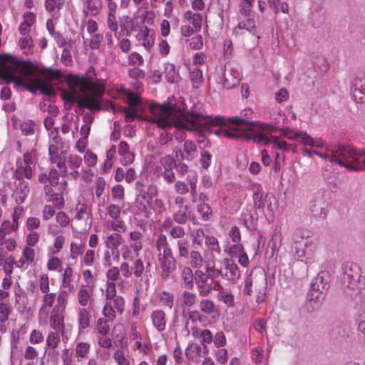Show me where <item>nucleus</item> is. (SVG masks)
Returning a JSON list of instances; mask_svg holds the SVG:
<instances>
[{
	"instance_id": "f257e3e1",
	"label": "nucleus",
	"mask_w": 365,
	"mask_h": 365,
	"mask_svg": "<svg viewBox=\"0 0 365 365\" xmlns=\"http://www.w3.org/2000/svg\"><path fill=\"white\" fill-rule=\"evenodd\" d=\"M62 77L58 69L38 68L31 61H21L10 54L0 55V78L14 82L31 93L39 91L48 96L54 95L51 82Z\"/></svg>"
},
{
	"instance_id": "f03ea898",
	"label": "nucleus",
	"mask_w": 365,
	"mask_h": 365,
	"mask_svg": "<svg viewBox=\"0 0 365 365\" xmlns=\"http://www.w3.org/2000/svg\"><path fill=\"white\" fill-rule=\"evenodd\" d=\"M150 108L157 125L163 129H167L173 125L178 129L207 132L217 136L228 138V125L225 119L221 116L217 115L214 118L207 119L202 123L200 114L185 113L175 104L155 103L150 105Z\"/></svg>"
},
{
	"instance_id": "7ed1b4c3",
	"label": "nucleus",
	"mask_w": 365,
	"mask_h": 365,
	"mask_svg": "<svg viewBox=\"0 0 365 365\" xmlns=\"http://www.w3.org/2000/svg\"><path fill=\"white\" fill-rule=\"evenodd\" d=\"M68 91L63 93V99L70 103H77L79 108L92 111L101 110V101L106 90V83L101 79L93 81L86 75L69 73L66 77Z\"/></svg>"
},
{
	"instance_id": "20e7f679",
	"label": "nucleus",
	"mask_w": 365,
	"mask_h": 365,
	"mask_svg": "<svg viewBox=\"0 0 365 365\" xmlns=\"http://www.w3.org/2000/svg\"><path fill=\"white\" fill-rule=\"evenodd\" d=\"M313 153L325 160L335 162L350 170H365V150H355L350 145H330L324 153L316 150H314Z\"/></svg>"
},
{
	"instance_id": "39448f33",
	"label": "nucleus",
	"mask_w": 365,
	"mask_h": 365,
	"mask_svg": "<svg viewBox=\"0 0 365 365\" xmlns=\"http://www.w3.org/2000/svg\"><path fill=\"white\" fill-rule=\"evenodd\" d=\"M254 122L246 120L241 117H230V138L244 139L257 142L261 145H267L272 143L271 139L263 133H253V130L249 126L253 125Z\"/></svg>"
},
{
	"instance_id": "423d86ee",
	"label": "nucleus",
	"mask_w": 365,
	"mask_h": 365,
	"mask_svg": "<svg viewBox=\"0 0 365 365\" xmlns=\"http://www.w3.org/2000/svg\"><path fill=\"white\" fill-rule=\"evenodd\" d=\"M362 271L354 262H346L342 264V274L339 279V289L349 298L356 296L360 291Z\"/></svg>"
},
{
	"instance_id": "0eeeda50",
	"label": "nucleus",
	"mask_w": 365,
	"mask_h": 365,
	"mask_svg": "<svg viewBox=\"0 0 365 365\" xmlns=\"http://www.w3.org/2000/svg\"><path fill=\"white\" fill-rule=\"evenodd\" d=\"M331 274L329 271H321L311 283L307 299L310 302L312 311L318 309L322 305L330 287Z\"/></svg>"
},
{
	"instance_id": "6e6552de",
	"label": "nucleus",
	"mask_w": 365,
	"mask_h": 365,
	"mask_svg": "<svg viewBox=\"0 0 365 365\" xmlns=\"http://www.w3.org/2000/svg\"><path fill=\"white\" fill-rule=\"evenodd\" d=\"M69 293L66 290H61L57 296V303L50 311L48 322L50 327L55 331H58L61 336L65 335L66 309L68 304Z\"/></svg>"
},
{
	"instance_id": "1a4fd4ad",
	"label": "nucleus",
	"mask_w": 365,
	"mask_h": 365,
	"mask_svg": "<svg viewBox=\"0 0 365 365\" xmlns=\"http://www.w3.org/2000/svg\"><path fill=\"white\" fill-rule=\"evenodd\" d=\"M105 230L108 232H113L108 233L103 237V243L105 247L111 251L117 250L123 242L124 233L127 230V226L123 220H106L104 222Z\"/></svg>"
},
{
	"instance_id": "9d476101",
	"label": "nucleus",
	"mask_w": 365,
	"mask_h": 365,
	"mask_svg": "<svg viewBox=\"0 0 365 365\" xmlns=\"http://www.w3.org/2000/svg\"><path fill=\"white\" fill-rule=\"evenodd\" d=\"M37 162V156L35 150L26 152L23 158H18L16 162V168L14 177L17 180H29L33 175V169Z\"/></svg>"
},
{
	"instance_id": "9b49d317",
	"label": "nucleus",
	"mask_w": 365,
	"mask_h": 365,
	"mask_svg": "<svg viewBox=\"0 0 365 365\" xmlns=\"http://www.w3.org/2000/svg\"><path fill=\"white\" fill-rule=\"evenodd\" d=\"M125 301L122 296L116 299L105 300L103 315L110 319H115L117 315H122L125 311Z\"/></svg>"
},
{
	"instance_id": "f8f14e48",
	"label": "nucleus",
	"mask_w": 365,
	"mask_h": 365,
	"mask_svg": "<svg viewBox=\"0 0 365 365\" xmlns=\"http://www.w3.org/2000/svg\"><path fill=\"white\" fill-rule=\"evenodd\" d=\"M18 230L11 225L10 220H4L0 225V246L5 245L9 252H14L18 246L17 241L13 237H6Z\"/></svg>"
},
{
	"instance_id": "ddd939ff",
	"label": "nucleus",
	"mask_w": 365,
	"mask_h": 365,
	"mask_svg": "<svg viewBox=\"0 0 365 365\" xmlns=\"http://www.w3.org/2000/svg\"><path fill=\"white\" fill-rule=\"evenodd\" d=\"M330 208V204L321 193H318L309 202L312 216L317 220H325Z\"/></svg>"
},
{
	"instance_id": "4468645a",
	"label": "nucleus",
	"mask_w": 365,
	"mask_h": 365,
	"mask_svg": "<svg viewBox=\"0 0 365 365\" xmlns=\"http://www.w3.org/2000/svg\"><path fill=\"white\" fill-rule=\"evenodd\" d=\"M195 279L198 288L199 294L203 297L208 295L213 288H222L218 282H215V280H212L209 275L203 272L202 270H197L195 272Z\"/></svg>"
},
{
	"instance_id": "2eb2a0df",
	"label": "nucleus",
	"mask_w": 365,
	"mask_h": 365,
	"mask_svg": "<svg viewBox=\"0 0 365 365\" xmlns=\"http://www.w3.org/2000/svg\"><path fill=\"white\" fill-rule=\"evenodd\" d=\"M36 260V253L34 248L24 247L20 257L15 260L14 265L21 270L27 269Z\"/></svg>"
},
{
	"instance_id": "dca6fc26",
	"label": "nucleus",
	"mask_w": 365,
	"mask_h": 365,
	"mask_svg": "<svg viewBox=\"0 0 365 365\" xmlns=\"http://www.w3.org/2000/svg\"><path fill=\"white\" fill-rule=\"evenodd\" d=\"M136 190L139 192L137 201H140L143 208L150 203V200L157 193V187L154 184H137Z\"/></svg>"
},
{
	"instance_id": "f3484780",
	"label": "nucleus",
	"mask_w": 365,
	"mask_h": 365,
	"mask_svg": "<svg viewBox=\"0 0 365 365\" xmlns=\"http://www.w3.org/2000/svg\"><path fill=\"white\" fill-rule=\"evenodd\" d=\"M135 38L140 45L149 51L155 44V34L153 29L147 26H143L136 34Z\"/></svg>"
},
{
	"instance_id": "a211bd4d",
	"label": "nucleus",
	"mask_w": 365,
	"mask_h": 365,
	"mask_svg": "<svg viewBox=\"0 0 365 365\" xmlns=\"http://www.w3.org/2000/svg\"><path fill=\"white\" fill-rule=\"evenodd\" d=\"M283 133L285 137L291 140H297L304 145H309L311 147L319 146L316 142L314 141L313 138L308 135L306 132H297L289 127H285L283 129Z\"/></svg>"
},
{
	"instance_id": "6ab92c4d",
	"label": "nucleus",
	"mask_w": 365,
	"mask_h": 365,
	"mask_svg": "<svg viewBox=\"0 0 365 365\" xmlns=\"http://www.w3.org/2000/svg\"><path fill=\"white\" fill-rule=\"evenodd\" d=\"M58 185H61V187H63V188H65L66 184L46 185L44 190L47 197V200L49 202H53L57 209H61L63 207L64 200L61 192H55V190L57 188Z\"/></svg>"
},
{
	"instance_id": "aec40b11",
	"label": "nucleus",
	"mask_w": 365,
	"mask_h": 365,
	"mask_svg": "<svg viewBox=\"0 0 365 365\" xmlns=\"http://www.w3.org/2000/svg\"><path fill=\"white\" fill-rule=\"evenodd\" d=\"M9 252H10L5 245L0 246V267H3L6 275L11 276L14 270L15 257L13 255H9Z\"/></svg>"
},
{
	"instance_id": "412c9836",
	"label": "nucleus",
	"mask_w": 365,
	"mask_h": 365,
	"mask_svg": "<svg viewBox=\"0 0 365 365\" xmlns=\"http://www.w3.org/2000/svg\"><path fill=\"white\" fill-rule=\"evenodd\" d=\"M150 262L148 261L146 262L145 266L144 262L142 259L138 258L133 262L132 266V274L137 279L141 278L143 273L145 272L144 277L145 278V283L149 284V278L151 277V273L150 270Z\"/></svg>"
},
{
	"instance_id": "4be33fe9",
	"label": "nucleus",
	"mask_w": 365,
	"mask_h": 365,
	"mask_svg": "<svg viewBox=\"0 0 365 365\" xmlns=\"http://www.w3.org/2000/svg\"><path fill=\"white\" fill-rule=\"evenodd\" d=\"M351 93L354 101L365 103V80L355 78L352 82Z\"/></svg>"
},
{
	"instance_id": "5701e85b",
	"label": "nucleus",
	"mask_w": 365,
	"mask_h": 365,
	"mask_svg": "<svg viewBox=\"0 0 365 365\" xmlns=\"http://www.w3.org/2000/svg\"><path fill=\"white\" fill-rule=\"evenodd\" d=\"M58 294L56 292H50L46 294H43L41 298V305L38 309V317L42 315H47L53 307L55 301H57V296Z\"/></svg>"
},
{
	"instance_id": "b1692460",
	"label": "nucleus",
	"mask_w": 365,
	"mask_h": 365,
	"mask_svg": "<svg viewBox=\"0 0 365 365\" xmlns=\"http://www.w3.org/2000/svg\"><path fill=\"white\" fill-rule=\"evenodd\" d=\"M93 285L81 284L77 292V301L82 307H86L93 301Z\"/></svg>"
},
{
	"instance_id": "393cba45",
	"label": "nucleus",
	"mask_w": 365,
	"mask_h": 365,
	"mask_svg": "<svg viewBox=\"0 0 365 365\" xmlns=\"http://www.w3.org/2000/svg\"><path fill=\"white\" fill-rule=\"evenodd\" d=\"M92 322V314L88 308L81 307L77 312V323L78 332L83 331L91 327Z\"/></svg>"
},
{
	"instance_id": "a878e982",
	"label": "nucleus",
	"mask_w": 365,
	"mask_h": 365,
	"mask_svg": "<svg viewBox=\"0 0 365 365\" xmlns=\"http://www.w3.org/2000/svg\"><path fill=\"white\" fill-rule=\"evenodd\" d=\"M250 277L256 292L267 290V274L264 269H259L257 272H252Z\"/></svg>"
},
{
	"instance_id": "bb28decb",
	"label": "nucleus",
	"mask_w": 365,
	"mask_h": 365,
	"mask_svg": "<svg viewBox=\"0 0 365 365\" xmlns=\"http://www.w3.org/2000/svg\"><path fill=\"white\" fill-rule=\"evenodd\" d=\"M153 326L160 332L165 330L167 317L165 312L162 309H155L150 314Z\"/></svg>"
},
{
	"instance_id": "cd10ccee",
	"label": "nucleus",
	"mask_w": 365,
	"mask_h": 365,
	"mask_svg": "<svg viewBox=\"0 0 365 365\" xmlns=\"http://www.w3.org/2000/svg\"><path fill=\"white\" fill-rule=\"evenodd\" d=\"M143 234L139 230H133L129 232L128 240L131 244L133 251L136 255H139L143 249Z\"/></svg>"
},
{
	"instance_id": "c85d7f7f",
	"label": "nucleus",
	"mask_w": 365,
	"mask_h": 365,
	"mask_svg": "<svg viewBox=\"0 0 365 365\" xmlns=\"http://www.w3.org/2000/svg\"><path fill=\"white\" fill-rule=\"evenodd\" d=\"M24 21L19 26V31L23 36L28 35L31 26L36 23V15L33 12H26L23 16Z\"/></svg>"
},
{
	"instance_id": "c756f323",
	"label": "nucleus",
	"mask_w": 365,
	"mask_h": 365,
	"mask_svg": "<svg viewBox=\"0 0 365 365\" xmlns=\"http://www.w3.org/2000/svg\"><path fill=\"white\" fill-rule=\"evenodd\" d=\"M160 266L162 269L161 277L166 280L169 278L170 274L173 272L176 268V261L173 257L158 260Z\"/></svg>"
},
{
	"instance_id": "7c9ffc66",
	"label": "nucleus",
	"mask_w": 365,
	"mask_h": 365,
	"mask_svg": "<svg viewBox=\"0 0 365 365\" xmlns=\"http://www.w3.org/2000/svg\"><path fill=\"white\" fill-rule=\"evenodd\" d=\"M91 352V344L88 342H77L75 347V355L78 362L88 359Z\"/></svg>"
},
{
	"instance_id": "2f4dec72",
	"label": "nucleus",
	"mask_w": 365,
	"mask_h": 365,
	"mask_svg": "<svg viewBox=\"0 0 365 365\" xmlns=\"http://www.w3.org/2000/svg\"><path fill=\"white\" fill-rule=\"evenodd\" d=\"M173 220L178 225H185L190 217L188 206L173 207Z\"/></svg>"
},
{
	"instance_id": "473e14b6",
	"label": "nucleus",
	"mask_w": 365,
	"mask_h": 365,
	"mask_svg": "<svg viewBox=\"0 0 365 365\" xmlns=\"http://www.w3.org/2000/svg\"><path fill=\"white\" fill-rule=\"evenodd\" d=\"M118 154L122 156L121 163L128 165L133 162L134 155L130 151V146L125 141H120L118 145Z\"/></svg>"
},
{
	"instance_id": "72a5a7b5",
	"label": "nucleus",
	"mask_w": 365,
	"mask_h": 365,
	"mask_svg": "<svg viewBox=\"0 0 365 365\" xmlns=\"http://www.w3.org/2000/svg\"><path fill=\"white\" fill-rule=\"evenodd\" d=\"M76 214L74 217L76 220H88V218L91 219V207L86 203L83 200L81 202V200H78V202L76 206Z\"/></svg>"
},
{
	"instance_id": "f704fd0d",
	"label": "nucleus",
	"mask_w": 365,
	"mask_h": 365,
	"mask_svg": "<svg viewBox=\"0 0 365 365\" xmlns=\"http://www.w3.org/2000/svg\"><path fill=\"white\" fill-rule=\"evenodd\" d=\"M51 161L56 163L58 168H63L65 165L66 158L63 152H58V149L55 145H50L48 148Z\"/></svg>"
},
{
	"instance_id": "c9c22d12",
	"label": "nucleus",
	"mask_w": 365,
	"mask_h": 365,
	"mask_svg": "<svg viewBox=\"0 0 365 365\" xmlns=\"http://www.w3.org/2000/svg\"><path fill=\"white\" fill-rule=\"evenodd\" d=\"M312 232L307 229L297 228L292 235L293 243L304 242L309 245L310 241L309 239L312 237Z\"/></svg>"
},
{
	"instance_id": "e433bc0d",
	"label": "nucleus",
	"mask_w": 365,
	"mask_h": 365,
	"mask_svg": "<svg viewBox=\"0 0 365 365\" xmlns=\"http://www.w3.org/2000/svg\"><path fill=\"white\" fill-rule=\"evenodd\" d=\"M29 193V188L26 184H18L14 190L13 197L19 204L23 203Z\"/></svg>"
},
{
	"instance_id": "4c0bfd02",
	"label": "nucleus",
	"mask_w": 365,
	"mask_h": 365,
	"mask_svg": "<svg viewBox=\"0 0 365 365\" xmlns=\"http://www.w3.org/2000/svg\"><path fill=\"white\" fill-rule=\"evenodd\" d=\"M86 245L82 241H72L70 244V257L76 260L85 252Z\"/></svg>"
},
{
	"instance_id": "58836bf2",
	"label": "nucleus",
	"mask_w": 365,
	"mask_h": 365,
	"mask_svg": "<svg viewBox=\"0 0 365 365\" xmlns=\"http://www.w3.org/2000/svg\"><path fill=\"white\" fill-rule=\"evenodd\" d=\"M189 77L194 88H200L204 82L202 72L197 67H195L192 69L190 68Z\"/></svg>"
},
{
	"instance_id": "ea45409f",
	"label": "nucleus",
	"mask_w": 365,
	"mask_h": 365,
	"mask_svg": "<svg viewBox=\"0 0 365 365\" xmlns=\"http://www.w3.org/2000/svg\"><path fill=\"white\" fill-rule=\"evenodd\" d=\"M61 334L58 331L53 330L50 331L46 339V346L50 350H54L56 349L61 341L60 337Z\"/></svg>"
},
{
	"instance_id": "a19ab883",
	"label": "nucleus",
	"mask_w": 365,
	"mask_h": 365,
	"mask_svg": "<svg viewBox=\"0 0 365 365\" xmlns=\"http://www.w3.org/2000/svg\"><path fill=\"white\" fill-rule=\"evenodd\" d=\"M115 319H110L106 317H100L97 320L96 331L101 336H106L110 331V322H113Z\"/></svg>"
},
{
	"instance_id": "79ce46f5",
	"label": "nucleus",
	"mask_w": 365,
	"mask_h": 365,
	"mask_svg": "<svg viewBox=\"0 0 365 365\" xmlns=\"http://www.w3.org/2000/svg\"><path fill=\"white\" fill-rule=\"evenodd\" d=\"M158 301L160 305L171 309L174 304V295L168 291H163L158 294Z\"/></svg>"
},
{
	"instance_id": "37998d69",
	"label": "nucleus",
	"mask_w": 365,
	"mask_h": 365,
	"mask_svg": "<svg viewBox=\"0 0 365 365\" xmlns=\"http://www.w3.org/2000/svg\"><path fill=\"white\" fill-rule=\"evenodd\" d=\"M164 73L168 82L173 83L178 81L179 75L173 63H165L164 68Z\"/></svg>"
},
{
	"instance_id": "c03bdc74",
	"label": "nucleus",
	"mask_w": 365,
	"mask_h": 365,
	"mask_svg": "<svg viewBox=\"0 0 365 365\" xmlns=\"http://www.w3.org/2000/svg\"><path fill=\"white\" fill-rule=\"evenodd\" d=\"M38 287L41 293L46 294L50 292V279L47 273H41L38 277Z\"/></svg>"
},
{
	"instance_id": "a18cd8bd",
	"label": "nucleus",
	"mask_w": 365,
	"mask_h": 365,
	"mask_svg": "<svg viewBox=\"0 0 365 365\" xmlns=\"http://www.w3.org/2000/svg\"><path fill=\"white\" fill-rule=\"evenodd\" d=\"M120 27L121 31L125 32L126 36L130 35L134 30V19L128 15L123 16L120 22Z\"/></svg>"
},
{
	"instance_id": "49530a36",
	"label": "nucleus",
	"mask_w": 365,
	"mask_h": 365,
	"mask_svg": "<svg viewBox=\"0 0 365 365\" xmlns=\"http://www.w3.org/2000/svg\"><path fill=\"white\" fill-rule=\"evenodd\" d=\"M201 348L195 344H189L185 350V355L188 360L197 361L200 358Z\"/></svg>"
},
{
	"instance_id": "de8ad7c7",
	"label": "nucleus",
	"mask_w": 365,
	"mask_h": 365,
	"mask_svg": "<svg viewBox=\"0 0 365 365\" xmlns=\"http://www.w3.org/2000/svg\"><path fill=\"white\" fill-rule=\"evenodd\" d=\"M65 0H45V9L48 12L59 11L63 9Z\"/></svg>"
},
{
	"instance_id": "09e8293b",
	"label": "nucleus",
	"mask_w": 365,
	"mask_h": 365,
	"mask_svg": "<svg viewBox=\"0 0 365 365\" xmlns=\"http://www.w3.org/2000/svg\"><path fill=\"white\" fill-rule=\"evenodd\" d=\"M12 307L9 302L0 303V323L4 324L6 322L10 314L12 313Z\"/></svg>"
},
{
	"instance_id": "8fccbe9b",
	"label": "nucleus",
	"mask_w": 365,
	"mask_h": 365,
	"mask_svg": "<svg viewBox=\"0 0 365 365\" xmlns=\"http://www.w3.org/2000/svg\"><path fill=\"white\" fill-rule=\"evenodd\" d=\"M96 262V252L93 249L86 250L84 255H82L81 264L86 267H93Z\"/></svg>"
},
{
	"instance_id": "3c124183",
	"label": "nucleus",
	"mask_w": 365,
	"mask_h": 365,
	"mask_svg": "<svg viewBox=\"0 0 365 365\" xmlns=\"http://www.w3.org/2000/svg\"><path fill=\"white\" fill-rule=\"evenodd\" d=\"M181 277L185 283V287L187 289L192 288L193 287V274L190 267H184L181 272Z\"/></svg>"
},
{
	"instance_id": "603ef678",
	"label": "nucleus",
	"mask_w": 365,
	"mask_h": 365,
	"mask_svg": "<svg viewBox=\"0 0 365 365\" xmlns=\"http://www.w3.org/2000/svg\"><path fill=\"white\" fill-rule=\"evenodd\" d=\"M73 270L70 266H67L62 274L61 287H68L73 281Z\"/></svg>"
},
{
	"instance_id": "864d4df0",
	"label": "nucleus",
	"mask_w": 365,
	"mask_h": 365,
	"mask_svg": "<svg viewBox=\"0 0 365 365\" xmlns=\"http://www.w3.org/2000/svg\"><path fill=\"white\" fill-rule=\"evenodd\" d=\"M106 25L108 29L113 33H116L118 29V23L117 14H106Z\"/></svg>"
},
{
	"instance_id": "5fc2aeb1",
	"label": "nucleus",
	"mask_w": 365,
	"mask_h": 365,
	"mask_svg": "<svg viewBox=\"0 0 365 365\" xmlns=\"http://www.w3.org/2000/svg\"><path fill=\"white\" fill-rule=\"evenodd\" d=\"M122 258L125 261H132L135 257H138L139 255H136L133 251V247H131V244L124 245L120 248Z\"/></svg>"
},
{
	"instance_id": "6e6d98bb",
	"label": "nucleus",
	"mask_w": 365,
	"mask_h": 365,
	"mask_svg": "<svg viewBox=\"0 0 365 365\" xmlns=\"http://www.w3.org/2000/svg\"><path fill=\"white\" fill-rule=\"evenodd\" d=\"M65 243V238L63 235H58L55 237L52 247L48 250L49 254L56 255L63 248Z\"/></svg>"
},
{
	"instance_id": "4d7b16f0",
	"label": "nucleus",
	"mask_w": 365,
	"mask_h": 365,
	"mask_svg": "<svg viewBox=\"0 0 365 365\" xmlns=\"http://www.w3.org/2000/svg\"><path fill=\"white\" fill-rule=\"evenodd\" d=\"M113 359L118 365H130L128 356L122 349H117L114 352Z\"/></svg>"
},
{
	"instance_id": "13d9d810",
	"label": "nucleus",
	"mask_w": 365,
	"mask_h": 365,
	"mask_svg": "<svg viewBox=\"0 0 365 365\" xmlns=\"http://www.w3.org/2000/svg\"><path fill=\"white\" fill-rule=\"evenodd\" d=\"M255 0H242L240 4V12L245 16H250L252 14V3Z\"/></svg>"
},
{
	"instance_id": "bf43d9fd",
	"label": "nucleus",
	"mask_w": 365,
	"mask_h": 365,
	"mask_svg": "<svg viewBox=\"0 0 365 365\" xmlns=\"http://www.w3.org/2000/svg\"><path fill=\"white\" fill-rule=\"evenodd\" d=\"M40 239V234L36 231H31L26 236V245L25 247H30L34 248Z\"/></svg>"
},
{
	"instance_id": "052dcab7",
	"label": "nucleus",
	"mask_w": 365,
	"mask_h": 365,
	"mask_svg": "<svg viewBox=\"0 0 365 365\" xmlns=\"http://www.w3.org/2000/svg\"><path fill=\"white\" fill-rule=\"evenodd\" d=\"M109 269L107 270L106 277L107 279V282H115L120 278V272L118 267L110 266L108 267Z\"/></svg>"
},
{
	"instance_id": "680f3d73",
	"label": "nucleus",
	"mask_w": 365,
	"mask_h": 365,
	"mask_svg": "<svg viewBox=\"0 0 365 365\" xmlns=\"http://www.w3.org/2000/svg\"><path fill=\"white\" fill-rule=\"evenodd\" d=\"M179 255L181 257L188 258L189 257V242L185 240H179L177 242Z\"/></svg>"
},
{
	"instance_id": "e2e57ef3",
	"label": "nucleus",
	"mask_w": 365,
	"mask_h": 365,
	"mask_svg": "<svg viewBox=\"0 0 365 365\" xmlns=\"http://www.w3.org/2000/svg\"><path fill=\"white\" fill-rule=\"evenodd\" d=\"M182 303L186 307H192L196 302V294L189 291H184L182 294Z\"/></svg>"
},
{
	"instance_id": "0e129e2a",
	"label": "nucleus",
	"mask_w": 365,
	"mask_h": 365,
	"mask_svg": "<svg viewBox=\"0 0 365 365\" xmlns=\"http://www.w3.org/2000/svg\"><path fill=\"white\" fill-rule=\"evenodd\" d=\"M189 48L192 50H200L203 47V38L201 35H196L188 40Z\"/></svg>"
},
{
	"instance_id": "69168bd1",
	"label": "nucleus",
	"mask_w": 365,
	"mask_h": 365,
	"mask_svg": "<svg viewBox=\"0 0 365 365\" xmlns=\"http://www.w3.org/2000/svg\"><path fill=\"white\" fill-rule=\"evenodd\" d=\"M197 212L200 213L202 219L205 221L210 220L212 215V210L206 203H201L198 205Z\"/></svg>"
},
{
	"instance_id": "338daca9",
	"label": "nucleus",
	"mask_w": 365,
	"mask_h": 365,
	"mask_svg": "<svg viewBox=\"0 0 365 365\" xmlns=\"http://www.w3.org/2000/svg\"><path fill=\"white\" fill-rule=\"evenodd\" d=\"M107 212L109 217L112 219L111 220H120L119 217L121 213V209L118 205L115 204H110L107 207Z\"/></svg>"
},
{
	"instance_id": "774afa93",
	"label": "nucleus",
	"mask_w": 365,
	"mask_h": 365,
	"mask_svg": "<svg viewBox=\"0 0 365 365\" xmlns=\"http://www.w3.org/2000/svg\"><path fill=\"white\" fill-rule=\"evenodd\" d=\"M61 265V260L57 257L52 256L47 261L46 268L49 271H58Z\"/></svg>"
}]
</instances>
